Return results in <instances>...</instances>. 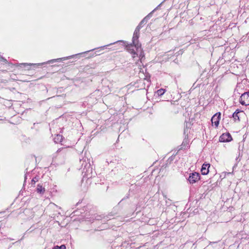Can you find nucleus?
<instances>
[{
	"instance_id": "f257e3e1",
	"label": "nucleus",
	"mask_w": 249,
	"mask_h": 249,
	"mask_svg": "<svg viewBox=\"0 0 249 249\" xmlns=\"http://www.w3.org/2000/svg\"><path fill=\"white\" fill-rule=\"evenodd\" d=\"M141 28V24H139L135 29L133 34L132 44L126 46V49L130 53L133 55V58L138 57L142 63V60L144 58V54L141 48V44L139 43L138 40Z\"/></svg>"
},
{
	"instance_id": "f03ea898",
	"label": "nucleus",
	"mask_w": 249,
	"mask_h": 249,
	"mask_svg": "<svg viewBox=\"0 0 249 249\" xmlns=\"http://www.w3.org/2000/svg\"><path fill=\"white\" fill-rule=\"evenodd\" d=\"M80 163L81 165V169L82 170V173L84 174L83 178H86L87 181L90 182V178L92 176V168L90 163V159L86 157H84L80 159ZM83 181L84 179H83Z\"/></svg>"
},
{
	"instance_id": "7ed1b4c3",
	"label": "nucleus",
	"mask_w": 249,
	"mask_h": 249,
	"mask_svg": "<svg viewBox=\"0 0 249 249\" xmlns=\"http://www.w3.org/2000/svg\"><path fill=\"white\" fill-rule=\"evenodd\" d=\"M98 92L99 91H95L91 94L89 96L85 98L83 102V106L85 107H87L88 109L90 108L97 101L98 99L96 95Z\"/></svg>"
},
{
	"instance_id": "20e7f679",
	"label": "nucleus",
	"mask_w": 249,
	"mask_h": 249,
	"mask_svg": "<svg viewBox=\"0 0 249 249\" xmlns=\"http://www.w3.org/2000/svg\"><path fill=\"white\" fill-rule=\"evenodd\" d=\"M72 56H69V57H63V58H57V59H52V60H49L46 62H44V63H38V64H33V63H22V64H20V65H24V66H36L37 65H38V66H40V65H42L43 64H49V63H53V62H58V61H60L61 60H66V59H69V58H71V57Z\"/></svg>"
},
{
	"instance_id": "39448f33",
	"label": "nucleus",
	"mask_w": 249,
	"mask_h": 249,
	"mask_svg": "<svg viewBox=\"0 0 249 249\" xmlns=\"http://www.w3.org/2000/svg\"><path fill=\"white\" fill-rule=\"evenodd\" d=\"M200 179V174L197 172H192L189 174L188 180L190 184H194Z\"/></svg>"
},
{
	"instance_id": "423d86ee",
	"label": "nucleus",
	"mask_w": 249,
	"mask_h": 249,
	"mask_svg": "<svg viewBox=\"0 0 249 249\" xmlns=\"http://www.w3.org/2000/svg\"><path fill=\"white\" fill-rule=\"evenodd\" d=\"M239 102L242 105H249V92H245L241 95Z\"/></svg>"
},
{
	"instance_id": "0eeeda50",
	"label": "nucleus",
	"mask_w": 249,
	"mask_h": 249,
	"mask_svg": "<svg viewBox=\"0 0 249 249\" xmlns=\"http://www.w3.org/2000/svg\"><path fill=\"white\" fill-rule=\"evenodd\" d=\"M221 114L220 112L215 113L212 118L211 121L215 127H217L220 119Z\"/></svg>"
},
{
	"instance_id": "6e6552de",
	"label": "nucleus",
	"mask_w": 249,
	"mask_h": 249,
	"mask_svg": "<svg viewBox=\"0 0 249 249\" xmlns=\"http://www.w3.org/2000/svg\"><path fill=\"white\" fill-rule=\"evenodd\" d=\"M232 140V137L230 133L223 134L219 138V141L221 142H230Z\"/></svg>"
},
{
	"instance_id": "1a4fd4ad",
	"label": "nucleus",
	"mask_w": 249,
	"mask_h": 249,
	"mask_svg": "<svg viewBox=\"0 0 249 249\" xmlns=\"http://www.w3.org/2000/svg\"><path fill=\"white\" fill-rule=\"evenodd\" d=\"M210 167V164L209 163L205 164L204 163L201 169V173L203 175H207L209 173V168Z\"/></svg>"
},
{
	"instance_id": "9d476101",
	"label": "nucleus",
	"mask_w": 249,
	"mask_h": 249,
	"mask_svg": "<svg viewBox=\"0 0 249 249\" xmlns=\"http://www.w3.org/2000/svg\"><path fill=\"white\" fill-rule=\"evenodd\" d=\"M243 112L242 111L237 109L232 114V117L234 119L235 122H239L240 121V116L239 115V113Z\"/></svg>"
},
{
	"instance_id": "9b49d317",
	"label": "nucleus",
	"mask_w": 249,
	"mask_h": 249,
	"mask_svg": "<svg viewBox=\"0 0 249 249\" xmlns=\"http://www.w3.org/2000/svg\"><path fill=\"white\" fill-rule=\"evenodd\" d=\"M63 136L60 134H57L54 138V142L56 143H60L62 142Z\"/></svg>"
},
{
	"instance_id": "f8f14e48",
	"label": "nucleus",
	"mask_w": 249,
	"mask_h": 249,
	"mask_svg": "<svg viewBox=\"0 0 249 249\" xmlns=\"http://www.w3.org/2000/svg\"><path fill=\"white\" fill-rule=\"evenodd\" d=\"M37 192L40 194H43L45 192V188L41 185L38 184L36 188Z\"/></svg>"
},
{
	"instance_id": "ddd939ff",
	"label": "nucleus",
	"mask_w": 249,
	"mask_h": 249,
	"mask_svg": "<svg viewBox=\"0 0 249 249\" xmlns=\"http://www.w3.org/2000/svg\"><path fill=\"white\" fill-rule=\"evenodd\" d=\"M165 92V89H160L157 91V94L159 96H162Z\"/></svg>"
},
{
	"instance_id": "4468645a",
	"label": "nucleus",
	"mask_w": 249,
	"mask_h": 249,
	"mask_svg": "<svg viewBox=\"0 0 249 249\" xmlns=\"http://www.w3.org/2000/svg\"><path fill=\"white\" fill-rule=\"evenodd\" d=\"M38 181V177H35L33 178L31 180V184L32 185L35 184L36 182H37Z\"/></svg>"
},
{
	"instance_id": "2eb2a0df",
	"label": "nucleus",
	"mask_w": 249,
	"mask_h": 249,
	"mask_svg": "<svg viewBox=\"0 0 249 249\" xmlns=\"http://www.w3.org/2000/svg\"><path fill=\"white\" fill-rule=\"evenodd\" d=\"M53 249H66V246L64 245H62L60 246H54Z\"/></svg>"
},
{
	"instance_id": "dca6fc26",
	"label": "nucleus",
	"mask_w": 249,
	"mask_h": 249,
	"mask_svg": "<svg viewBox=\"0 0 249 249\" xmlns=\"http://www.w3.org/2000/svg\"><path fill=\"white\" fill-rule=\"evenodd\" d=\"M147 17L144 18L140 23L139 24H141V28L142 27V24L146 23L147 22Z\"/></svg>"
},
{
	"instance_id": "f3484780",
	"label": "nucleus",
	"mask_w": 249,
	"mask_h": 249,
	"mask_svg": "<svg viewBox=\"0 0 249 249\" xmlns=\"http://www.w3.org/2000/svg\"><path fill=\"white\" fill-rule=\"evenodd\" d=\"M184 142H183V143H182V145H181V149H182V148L185 149V148H184V147H183V146H184L183 144H184Z\"/></svg>"
},
{
	"instance_id": "a211bd4d",
	"label": "nucleus",
	"mask_w": 249,
	"mask_h": 249,
	"mask_svg": "<svg viewBox=\"0 0 249 249\" xmlns=\"http://www.w3.org/2000/svg\"><path fill=\"white\" fill-rule=\"evenodd\" d=\"M94 50V49H92V50H90V51H86V52H84V53H88V52H90V51H93V50Z\"/></svg>"
},
{
	"instance_id": "6ab92c4d",
	"label": "nucleus",
	"mask_w": 249,
	"mask_h": 249,
	"mask_svg": "<svg viewBox=\"0 0 249 249\" xmlns=\"http://www.w3.org/2000/svg\"><path fill=\"white\" fill-rule=\"evenodd\" d=\"M26 179H27V177H26V176H25V179H24V182H25L26 181Z\"/></svg>"
},
{
	"instance_id": "aec40b11",
	"label": "nucleus",
	"mask_w": 249,
	"mask_h": 249,
	"mask_svg": "<svg viewBox=\"0 0 249 249\" xmlns=\"http://www.w3.org/2000/svg\"><path fill=\"white\" fill-rule=\"evenodd\" d=\"M104 47H105V46H103V47H100V49L101 50H102V49H103Z\"/></svg>"
},
{
	"instance_id": "412c9836",
	"label": "nucleus",
	"mask_w": 249,
	"mask_h": 249,
	"mask_svg": "<svg viewBox=\"0 0 249 249\" xmlns=\"http://www.w3.org/2000/svg\"><path fill=\"white\" fill-rule=\"evenodd\" d=\"M2 60H3L4 61H6V59H4L3 58H2Z\"/></svg>"
},
{
	"instance_id": "4be33fe9",
	"label": "nucleus",
	"mask_w": 249,
	"mask_h": 249,
	"mask_svg": "<svg viewBox=\"0 0 249 249\" xmlns=\"http://www.w3.org/2000/svg\"><path fill=\"white\" fill-rule=\"evenodd\" d=\"M114 43H110V45L113 44H114Z\"/></svg>"
}]
</instances>
